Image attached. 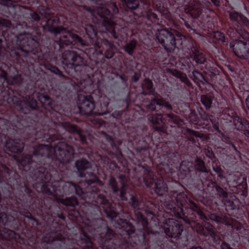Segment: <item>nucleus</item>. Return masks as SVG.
<instances>
[{
    "label": "nucleus",
    "instance_id": "1",
    "mask_svg": "<svg viewBox=\"0 0 249 249\" xmlns=\"http://www.w3.org/2000/svg\"><path fill=\"white\" fill-rule=\"evenodd\" d=\"M85 197V199L88 202H94L101 205L107 217L112 219L118 215V213L113 210L111 203L106 196L100 193L99 189L92 187L91 191L86 193Z\"/></svg>",
    "mask_w": 249,
    "mask_h": 249
},
{
    "label": "nucleus",
    "instance_id": "22",
    "mask_svg": "<svg viewBox=\"0 0 249 249\" xmlns=\"http://www.w3.org/2000/svg\"><path fill=\"white\" fill-rule=\"evenodd\" d=\"M143 178L145 185L148 187H152L156 182V177L153 175L152 172L149 170H146L145 173H144Z\"/></svg>",
    "mask_w": 249,
    "mask_h": 249
},
{
    "label": "nucleus",
    "instance_id": "48",
    "mask_svg": "<svg viewBox=\"0 0 249 249\" xmlns=\"http://www.w3.org/2000/svg\"><path fill=\"white\" fill-rule=\"evenodd\" d=\"M87 34L89 37L93 38L96 36V32L92 25H90L86 28Z\"/></svg>",
    "mask_w": 249,
    "mask_h": 249
},
{
    "label": "nucleus",
    "instance_id": "4",
    "mask_svg": "<svg viewBox=\"0 0 249 249\" xmlns=\"http://www.w3.org/2000/svg\"><path fill=\"white\" fill-rule=\"evenodd\" d=\"M175 33H177V32L175 30L172 31L165 29H161L156 31L157 38L168 52H173L177 48Z\"/></svg>",
    "mask_w": 249,
    "mask_h": 249
},
{
    "label": "nucleus",
    "instance_id": "27",
    "mask_svg": "<svg viewBox=\"0 0 249 249\" xmlns=\"http://www.w3.org/2000/svg\"><path fill=\"white\" fill-rule=\"evenodd\" d=\"M39 100L45 108L52 109L53 108V101L48 95L41 94L39 96Z\"/></svg>",
    "mask_w": 249,
    "mask_h": 249
},
{
    "label": "nucleus",
    "instance_id": "31",
    "mask_svg": "<svg viewBox=\"0 0 249 249\" xmlns=\"http://www.w3.org/2000/svg\"><path fill=\"white\" fill-rule=\"evenodd\" d=\"M80 247L81 249H93L89 238L85 236L81 238Z\"/></svg>",
    "mask_w": 249,
    "mask_h": 249
},
{
    "label": "nucleus",
    "instance_id": "13",
    "mask_svg": "<svg viewBox=\"0 0 249 249\" xmlns=\"http://www.w3.org/2000/svg\"><path fill=\"white\" fill-rule=\"evenodd\" d=\"M32 174V178L38 182L46 183L51 179L50 175L44 167L40 166L34 169Z\"/></svg>",
    "mask_w": 249,
    "mask_h": 249
},
{
    "label": "nucleus",
    "instance_id": "46",
    "mask_svg": "<svg viewBox=\"0 0 249 249\" xmlns=\"http://www.w3.org/2000/svg\"><path fill=\"white\" fill-rule=\"evenodd\" d=\"M213 37L216 40L220 41L222 42L225 41V37L223 33L217 31L213 32Z\"/></svg>",
    "mask_w": 249,
    "mask_h": 249
},
{
    "label": "nucleus",
    "instance_id": "30",
    "mask_svg": "<svg viewBox=\"0 0 249 249\" xmlns=\"http://www.w3.org/2000/svg\"><path fill=\"white\" fill-rule=\"evenodd\" d=\"M134 215L138 223H141L143 227L147 225V220L146 217L139 211V209L134 210Z\"/></svg>",
    "mask_w": 249,
    "mask_h": 249
},
{
    "label": "nucleus",
    "instance_id": "19",
    "mask_svg": "<svg viewBox=\"0 0 249 249\" xmlns=\"http://www.w3.org/2000/svg\"><path fill=\"white\" fill-rule=\"evenodd\" d=\"M190 54L191 58L198 64H204L206 61L204 54L193 45L190 49Z\"/></svg>",
    "mask_w": 249,
    "mask_h": 249
},
{
    "label": "nucleus",
    "instance_id": "24",
    "mask_svg": "<svg viewBox=\"0 0 249 249\" xmlns=\"http://www.w3.org/2000/svg\"><path fill=\"white\" fill-rule=\"evenodd\" d=\"M58 201L66 207L74 208L79 205L78 199L75 196L68 197L65 198H59Z\"/></svg>",
    "mask_w": 249,
    "mask_h": 249
},
{
    "label": "nucleus",
    "instance_id": "17",
    "mask_svg": "<svg viewBox=\"0 0 249 249\" xmlns=\"http://www.w3.org/2000/svg\"><path fill=\"white\" fill-rule=\"evenodd\" d=\"M230 20L236 24H239L246 26H249V19L241 14L236 12H229ZM237 26L238 25H237Z\"/></svg>",
    "mask_w": 249,
    "mask_h": 249
},
{
    "label": "nucleus",
    "instance_id": "21",
    "mask_svg": "<svg viewBox=\"0 0 249 249\" xmlns=\"http://www.w3.org/2000/svg\"><path fill=\"white\" fill-rule=\"evenodd\" d=\"M154 191L159 195L162 196L167 192V187L161 179H158L154 184Z\"/></svg>",
    "mask_w": 249,
    "mask_h": 249
},
{
    "label": "nucleus",
    "instance_id": "7",
    "mask_svg": "<svg viewBox=\"0 0 249 249\" xmlns=\"http://www.w3.org/2000/svg\"><path fill=\"white\" fill-rule=\"evenodd\" d=\"M163 229L166 235L173 238H178L183 230V227L178 220L168 218L163 223Z\"/></svg>",
    "mask_w": 249,
    "mask_h": 249
},
{
    "label": "nucleus",
    "instance_id": "36",
    "mask_svg": "<svg viewBox=\"0 0 249 249\" xmlns=\"http://www.w3.org/2000/svg\"><path fill=\"white\" fill-rule=\"evenodd\" d=\"M186 131L190 135L195 136L197 138H199L201 139L204 138V139H207L208 138V136H206L203 133H200L198 131H195L193 129H191L189 128H186Z\"/></svg>",
    "mask_w": 249,
    "mask_h": 249
},
{
    "label": "nucleus",
    "instance_id": "5",
    "mask_svg": "<svg viewBox=\"0 0 249 249\" xmlns=\"http://www.w3.org/2000/svg\"><path fill=\"white\" fill-rule=\"evenodd\" d=\"M64 29L61 33L60 35H62L59 40L56 41L60 49L63 48L64 46L74 45L77 43H80L82 46L86 45L82 38L77 35L70 31L67 28L64 27Z\"/></svg>",
    "mask_w": 249,
    "mask_h": 249
},
{
    "label": "nucleus",
    "instance_id": "55",
    "mask_svg": "<svg viewBox=\"0 0 249 249\" xmlns=\"http://www.w3.org/2000/svg\"><path fill=\"white\" fill-rule=\"evenodd\" d=\"M166 116L170 118L169 121L173 122L175 124L179 123V118L178 116L174 115L173 113H168Z\"/></svg>",
    "mask_w": 249,
    "mask_h": 249
},
{
    "label": "nucleus",
    "instance_id": "11",
    "mask_svg": "<svg viewBox=\"0 0 249 249\" xmlns=\"http://www.w3.org/2000/svg\"><path fill=\"white\" fill-rule=\"evenodd\" d=\"M24 146V142L22 140L11 138L7 139L4 145L5 151L16 154L22 152Z\"/></svg>",
    "mask_w": 249,
    "mask_h": 249
},
{
    "label": "nucleus",
    "instance_id": "18",
    "mask_svg": "<svg viewBox=\"0 0 249 249\" xmlns=\"http://www.w3.org/2000/svg\"><path fill=\"white\" fill-rule=\"evenodd\" d=\"M18 46V49L23 52L25 56L32 52L35 48V45L32 44V42H30L28 39L26 38V37H23L19 41Z\"/></svg>",
    "mask_w": 249,
    "mask_h": 249
},
{
    "label": "nucleus",
    "instance_id": "8",
    "mask_svg": "<svg viewBox=\"0 0 249 249\" xmlns=\"http://www.w3.org/2000/svg\"><path fill=\"white\" fill-rule=\"evenodd\" d=\"M60 160L64 163H69L74 157V149L65 142H59L56 146Z\"/></svg>",
    "mask_w": 249,
    "mask_h": 249
},
{
    "label": "nucleus",
    "instance_id": "62",
    "mask_svg": "<svg viewBox=\"0 0 249 249\" xmlns=\"http://www.w3.org/2000/svg\"><path fill=\"white\" fill-rule=\"evenodd\" d=\"M213 170L217 174L218 176L221 178H223L224 176L223 175V171L220 166H216L213 167Z\"/></svg>",
    "mask_w": 249,
    "mask_h": 249
},
{
    "label": "nucleus",
    "instance_id": "29",
    "mask_svg": "<svg viewBox=\"0 0 249 249\" xmlns=\"http://www.w3.org/2000/svg\"><path fill=\"white\" fill-rule=\"evenodd\" d=\"M200 101L205 106L206 109L208 110L211 107L213 103V97L209 94L202 95L200 97Z\"/></svg>",
    "mask_w": 249,
    "mask_h": 249
},
{
    "label": "nucleus",
    "instance_id": "25",
    "mask_svg": "<svg viewBox=\"0 0 249 249\" xmlns=\"http://www.w3.org/2000/svg\"><path fill=\"white\" fill-rule=\"evenodd\" d=\"M22 103L33 110H37L39 109L37 101L32 96H28L26 97L23 99Z\"/></svg>",
    "mask_w": 249,
    "mask_h": 249
},
{
    "label": "nucleus",
    "instance_id": "42",
    "mask_svg": "<svg viewBox=\"0 0 249 249\" xmlns=\"http://www.w3.org/2000/svg\"><path fill=\"white\" fill-rule=\"evenodd\" d=\"M205 229L209 232V235L213 238H215L216 234L213 227L211 224L207 223L204 226Z\"/></svg>",
    "mask_w": 249,
    "mask_h": 249
},
{
    "label": "nucleus",
    "instance_id": "44",
    "mask_svg": "<svg viewBox=\"0 0 249 249\" xmlns=\"http://www.w3.org/2000/svg\"><path fill=\"white\" fill-rule=\"evenodd\" d=\"M173 212L175 215L178 218H182V216L184 215L183 209L177 206L173 208Z\"/></svg>",
    "mask_w": 249,
    "mask_h": 249
},
{
    "label": "nucleus",
    "instance_id": "26",
    "mask_svg": "<svg viewBox=\"0 0 249 249\" xmlns=\"http://www.w3.org/2000/svg\"><path fill=\"white\" fill-rule=\"evenodd\" d=\"M193 77H192L194 82L199 85L200 83L203 85L209 84V82L205 79L203 75L197 71H194L192 72Z\"/></svg>",
    "mask_w": 249,
    "mask_h": 249
},
{
    "label": "nucleus",
    "instance_id": "34",
    "mask_svg": "<svg viewBox=\"0 0 249 249\" xmlns=\"http://www.w3.org/2000/svg\"><path fill=\"white\" fill-rule=\"evenodd\" d=\"M136 46V41L134 40H132L124 47V49L129 54L131 55Z\"/></svg>",
    "mask_w": 249,
    "mask_h": 249
},
{
    "label": "nucleus",
    "instance_id": "54",
    "mask_svg": "<svg viewBox=\"0 0 249 249\" xmlns=\"http://www.w3.org/2000/svg\"><path fill=\"white\" fill-rule=\"evenodd\" d=\"M101 42L106 46L108 47V49H117L116 47L112 42H110L106 38L102 39Z\"/></svg>",
    "mask_w": 249,
    "mask_h": 249
},
{
    "label": "nucleus",
    "instance_id": "39",
    "mask_svg": "<svg viewBox=\"0 0 249 249\" xmlns=\"http://www.w3.org/2000/svg\"><path fill=\"white\" fill-rule=\"evenodd\" d=\"M53 232H49L42 238V242L47 244H51L54 242Z\"/></svg>",
    "mask_w": 249,
    "mask_h": 249
},
{
    "label": "nucleus",
    "instance_id": "9",
    "mask_svg": "<svg viewBox=\"0 0 249 249\" xmlns=\"http://www.w3.org/2000/svg\"><path fill=\"white\" fill-rule=\"evenodd\" d=\"M78 108L80 113L84 115H90L95 107L92 97L90 95H80L78 96Z\"/></svg>",
    "mask_w": 249,
    "mask_h": 249
},
{
    "label": "nucleus",
    "instance_id": "53",
    "mask_svg": "<svg viewBox=\"0 0 249 249\" xmlns=\"http://www.w3.org/2000/svg\"><path fill=\"white\" fill-rule=\"evenodd\" d=\"M54 241H64L65 240V238L63 236L61 232L58 231H53V232Z\"/></svg>",
    "mask_w": 249,
    "mask_h": 249
},
{
    "label": "nucleus",
    "instance_id": "52",
    "mask_svg": "<svg viewBox=\"0 0 249 249\" xmlns=\"http://www.w3.org/2000/svg\"><path fill=\"white\" fill-rule=\"evenodd\" d=\"M102 249H116L115 244L112 241H107L101 246Z\"/></svg>",
    "mask_w": 249,
    "mask_h": 249
},
{
    "label": "nucleus",
    "instance_id": "61",
    "mask_svg": "<svg viewBox=\"0 0 249 249\" xmlns=\"http://www.w3.org/2000/svg\"><path fill=\"white\" fill-rule=\"evenodd\" d=\"M209 218H210V220L214 221L217 223H219L220 222H221V217L216 215L214 213H210Z\"/></svg>",
    "mask_w": 249,
    "mask_h": 249
},
{
    "label": "nucleus",
    "instance_id": "35",
    "mask_svg": "<svg viewBox=\"0 0 249 249\" xmlns=\"http://www.w3.org/2000/svg\"><path fill=\"white\" fill-rule=\"evenodd\" d=\"M124 2L126 7L130 10H135L139 6L138 0H125Z\"/></svg>",
    "mask_w": 249,
    "mask_h": 249
},
{
    "label": "nucleus",
    "instance_id": "63",
    "mask_svg": "<svg viewBox=\"0 0 249 249\" xmlns=\"http://www.w3.org/2000/svg\"><path fill=\"white\" fill-rule=\"evenodd\" d=\"M0 222L3 225H6L8 222L7 215L4 212L0 213Z\"/></svg>",
    "mask_w": 249,
    "mask_h": 249
},
{
    "label": "nucleus",
    "instance_id": "16",
    "mask_svg": "<svg viewBox=\"0 0 249 249\" xmlns=\"http://www.w3.org/2000/svg\"><path fill=\"white\" fill-rule=\"evenodd\" d=\"M50 151L49 145L39 144L33 147L32 154L37 158L46 157L49 156Z\"/></svg>",
    "mask_w": 249,
    "mask_h": 249
},
{
    "label": "nucleus",
    "instance_id": "33",
    "mask_svg": "<svg viewBox=\"0 0 249 249\" xmlns=\"http://www.w3.org/2000/svg\"><path fill=\"white\" fill-rule=\"evenodd\" d=\"M196 169L201 172L208 173V171L205 166V162L200 159L197 158L196 160Z\"/></svg>",
    "mask_w": 249,
    "mask_h": 249
},
{
    "label": "nucleus",
    "instance_id": "12",
    "mask_svg": "<svg viewBox=\"0 0 249 249\" xmlns=\"http://www.w3.org/2000/svg\"><path fill=\"white\" fill-rule=\"evenodd\" d=\"M60 23L59 19L56 17L49 18L45 24L43 26L42 28L44 31H46L50 33L57 36L61 34L62 31H64V27L63 26H58Z\"/></svg>",
    "mask_w": 249,
    "mask_h": 249
},
{
    "label": "nucleus",
    "instance_id": "64",
    "mask_svg": "<svg viewBox=\"0 0 249 249\" xmlns=\"http://www.w3.org/2000/svg\"><path fill=\"white\" fill-rule=\"evenodd\" d=\"M199 115L200 116V118L204 121L208 122L210 117H212V115H209V114L206 113L205 111H203L202 112H200Z\"/></svg>",
    "mask_w": 249,
    "mask_h": 249
},
{
    "label": "nucleus",
    "instance_id": "47",
    "mask_svg": "<svg viewBox=\"0 0 249 249\" xmlns=\"http://www.w3.org/2000/svg\"><path fill=\"white\" fill-rule=\"evenodd\" d=\"M143 86L144 88L149 91V93L152 92L153 87V84L151 80L149 79L148 78H145L144 80Z\"/></svg>",
    "mask_w": 249,
    "mask_h": 249
},
{
    "label": "nucleus",
    "instance_id": "6",
    "mask_svg": "<svg viewBox=\"0 0 249 249\" xmlns=\"http://www.w3.org/2000/svg\"><path fill=\"white\" fill-rule=\"evenodd\" d=\"M62 62L71 68L83 66L86 65L84 58L76 52L66 50L62 53Z\"/></svg>",
    "mask_w": 249,
    "mask_h": 249
},
{
    "label": "nucleus",
    "instance_id": "37",
    "mask_svg": "<svg viewBox=\"0 0 249 249\" xmlns=\"http://www.w3.org/2000/svg\"><path fill=\"white\" fill-rule=\"evenodd\" d=\"M156 102V105L160 106H164L167 109L172 110V106L167 101H166L163 98H156L155 100Z\"/></svg>",
    "mask_w": 249,
    "mask_h": 249
},
{
    "label": "nucleus",
    "instance_id": "28",
    "mask_svg": "<svg viewBox=\"0 0 249 249\" xmlns=\"http://www.w3.org/2000/svg\"><path fill=\"white\" fill-rule=\"evenodd\" d=\"M147 120L154 125L160 124V122L163 123L162 115L161 113H150L147 116Z\"/></svg>",
    "mask_w": 249,
    "mask_h": 249
},
{
    "label": "nucleus",
    "instance_id": "41",
    "mask_svg": "<svg viewBox=\"0 0 249 249\" xmlns=\"http://www.w3.org/2000/svg\"><path fill=\"white\" fill-rule=\"evenodd\" d=\"M109 184L111 186L113 193H116L119 191L117 185V182L115 178L112 176H110L109 179Z\"/></svg>",
    "mask_w": 249,
    "mask_h": 249
},
{
    "label": "nucleus",
    "instance_id": "23",
    "mask_svg": "<svg viewBox=\"0 0 249 249\" xmlns=\"http://www.w3.org/2000/svg\"><path fill=\"white\" fill-rule=\"evenodd\" d=\"M18 99L16 96L13 95L9 96L7 99V102L9 104H12L13 105H18L19 107V110L24 114H29L30 110L26 107H24L22 105V101H20V103L18 104Z\"/></svg>",
    "mask_w": 249,
    "mask_h": 249
},
{
    "label": "nucleus",
    "instance_id": "15",
    "mask_svg": "<svg viewBox=\"0 0 249 249\" xmlns=\"http://www.w3.org/2000/svg\"><path fill=\"white\" fill-rule=\"evenodd\" d=\"M116 227L124 231L128 235L135 233L134 226L125 219L119 218L115 221Z\"/></svg>",
    "mask_w": 249,
    "mask_h": 249
},
{
    "label": "nucleus",
    "instance_id": "38",
    "mask_svg": "<svg viewBox=\"0 0 249 249\" xmlns=\"http://www.w3.org/2000/svg\"><path fill=\"white\" fill-rule=\"evenodd\" d=\"M221 221L219 223L224 224L227 226H231L232 228L234 227L233 222H235V219L229 217L226 215L221 217Z\"/></svg>",
    "mask_w": 249,
    "mask_h": 249
},
{
    "label": "nucleus",
    "instance_id": "50",
    "mask_svg": "<svg viewBox=\"0 0 249 249\" xmlns=\"http://www.w3.org/2000/svg\"><path fill=\"white\" fill-rule=\"evenodd\" d=\"M215 190L220 197H222L224 198L228 197V195L227 192L224 191L220 186L216 185L215 186Z\"/></svg>",
    "mask_w": 249,
    "mask_h": 249
},
{
    "label": "nucleus",
    "instance_id": "20",
    "mask_svg": "<svg viewBox=\"0 0 249 249\" xmlns=\"http://www.w3.org/2000/svg\"><path fill=\"white\" fill-rule=\"evenodd\" d=\"M32 158L33 154L27 153L22 154L20 158H18L17 156L14 157V159L16 160L17 162L20 163L23 167L33 163L34 160Z\"/></svg>",
    "mask_w": 249,
    "mask_h": 249
},
{
    "label": "nucleus",
    "instance_id": "57",
    "mask_svg": "<svg viewBox=\"0 0 249 249\" xmlns=\"http://www.w3.org/2000/svg\"><path fill=\"white\" fill-rule=\"evenodd\" d=\"M116 49H107L104 53L105 57L107 59H111L112 58L115 54L114 51Z\"/></svg>",
    "mask_w": 249,
    "mask_h": 249
},
{
    "label": "nucleus",
    "instance_id": "10",
    "mask_svg": "<svg viewBox=\"0 0 249 249\" xmlns=\"http://www.w3.org/2000/svg\"><path fill=\"white\" fill-rule=\"evenodd\" d=\"M59 126L64 128L68 132L72 134H76L78 135L82 144L87 143V137L84 130L77 125L70 123V122H62L59 123Z\"/></svg>",
    "mask_w": 249,
    "mask_h": 249
},
{
    "label": "nucleus",
    "instance_id": "14",
    "mask_svg": "<svg viewBox=\"0 0 249 249\" xmlns=\"http://www.w3.org/2000/svg\"><path fill=\"white\" fill-rule=\"evenodd\" d=\"M233 123L235 128L243 132L244 134L249 138V122L238 116L233 118Z\"/></svg>",
    "mask_w": 249,
    "mask_h": 249
},
{
    "label": "nucleus",
    "instance_id": "58",
    "mask_svg": "<svg viewBox=\"0 0 249 249\" xmlns=\"http://www.w3.org/2000/svg\"><path fill=\"white\" fill-rule=\"evenodd\" d=\"M0 5L8 8L15 7V5L11 2V0H0Z\"/></svg>",
    "mask_w": 249,
    "mask_h": 249
},
{
    "label": "nucleus",
    "instance_id": "60",
    "mask_svg": "<svg viewBox=\"0 0 249 249\" xmlns=\"http://www.w3.org/2000/svg\"><path fill=\"white\" fill-rule=\"evenodd\" d=\"M155 100H156V98L152 99L151 100L150 103L146 106V107L147 108L149 109V110H150L151 111L156 110V102L155 101Z\"/></svg>",
    "mask_w": 249,
    "mask_h": 249
},
{
    "label": "nucleus",
    "instance_id": "43",
    "mask_svg": "<svg viewBox=\"0 0 249 249\" xmlns=\"http://www.w3.org/2000/svg\"><path fill=\"white\" fill-rule=\"evenodd\" d=\"M26 35H27V36L26 37V38L28 39L30 42H32V44L35 45V48L36 47V46L39 44V42L37 37L36 36H33L31 33H27Z\"/></svg>",
    "mask_w": 249,
    "mask_h": 249
},
{
    "label": "nucleus",
    "instance_id": "2",
    "mask_svg": "<svg viewBox=\"0 0 249 249\" xmlns=\"http://www.w3.org/2000/svg\"><path fill=\"white\" fill-rule=\"evenodd\" d=\"M74 167L76 169L75 172L77 176L79 178H85L84 182L88 185L94 183H97L100 186L103 185V182L95 174L91 172H85L92 168L91 162L87 159L82 158L75 160Z\"/></svg>",
    "mask_w": 249,
    "mask_h": 249
},
{
    "label": "nucleus",
    "instance_id": "51",
    "mask_svg": "<svg viewBox=\"0 0 249 249\" xmlns=\"http://www.w3.org/2000/svg\"><path fill=\"white\" fill-rule=\"evenodd\" d=\"M11 26L12 22L10 20L0 17V27L10 28Z\"/></svg>",
    "mask_w": 249,
    "mask_h": 249
},
{
    "label": "nucleus",
    "instance_id": "49",
    "mask_svg": "<svg viewBox=\"0 0 249 249\" xmlns=\"http://www.w3.org/2000/svg\"><path fill=\"white\" fill-rule=\"evenodd\" d=\"M129 203L130 205L133 208L134 210L138 209L140 204L138 199L135 196H131Z\"/></svg>",
    "mask_w": 249,
    "mask_h": 249
},
{
    "label": "nucleus",
    "instance_id": "40",
    "mask_svg": "<svg viewBox=\"0 0 249 249\" xmlns=\"http://www.w3.org/2000/svg\"><path fill=\"white\" fill-rule=\"evenodd\" d=\"M191 17L195 19L199 17L201 14V10L199 7L196 5L192 6Z\"/></svg>",
    "mask_w": 249,
    "mask_h": 249
},
{
    "label": "nucleus",
    "instance_id": "59",
    "mask_svg": "<svg viewBox=\"0 0 249 249\" xmlns=\"http://www.w3.org/2000/svg\"><path fill=\"white\" fill-rule=\"evenodd\" d=\"M49 70H50L52 72L60 76H64L62 72L56 67H53L52 66H49L48 68Z\"/></svg>",
    "mask_w": 249,
    "mask_h": 249
},
{
    "label": "nucleus",
    "instance_id": "3",
    "mask_svg": "<svg viewBox=\"0 0 249 249\" xmlns=\"http://www.w3.org/2000/svg\"><path fill=\"white\" fill-rule=\"evenodd\" d=\"M240 37L233 40L230 43V47L234 54L238 57L244 59L249 58V33L240 30L238 32Z\"/></svg>",
    "mask_w": 249,
    "mask_h": 249
},
{
    "label": "nucleus",
    "instance_id": "56",
    "mask_svg": "<svg viewBox=\"0 0 249 249\" xmlns=\"http://www.w3.org/2000/svg\"><path fill=\"white\" fill-rule=\"evenodd\" d=\"M20 213L22 215H23L24 216H25L26 217L28 218V219H31L32 220H33V221L36 222V225H38V221L36 220V218H35V217H34L32 216L31 213L28 211H22V212H20Z\"/></svg>",
    "mask_w": 249,
    "mask_h": 249
},
{
    "label": "nucleus",
    "instance_id": "45",
    "mask_svg": "<svg viewBox=\"0 0 249 249\" xmlns=\"http://www.w3.org/2000/svg\"><path fill=\"white\" fill-rule=\"evenodd\" d=\"M179 79L182 82L184 83L187 87L193 88V85L186 74L183 73Z\"/></svg>",
    "mask_w": 249,
    "mask_h": 249
},
{
    "label": "nucleus",
    "instance_id": "32",
    "mask_svg": "<svg viewBox=\"0 0 249 249\" xmlns=\"http://www.w3.org/2000/svg\"><path fill=\"white\" fill-rule=\"evenodd\" d=\"M188 204L189 205V208L191 209L193 211L196 213L199 217L203 213L202 209L192 200H189Z\"/></svg>",
    "mask_w": 249,
    "mask_h": 249
}]
</instances>
